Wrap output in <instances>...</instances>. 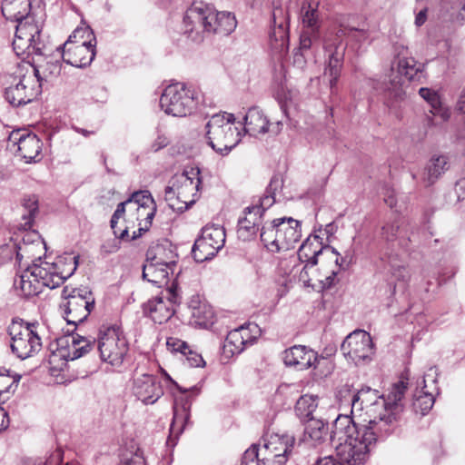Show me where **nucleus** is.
I'll return each instance as SVG.
<instances>
[{"label":"nucleus","mask_w":465,"mask_h":465,"mask_svg":"<svg viewBox=\"0 0 465 465\" xmlns=\"http://www.w3.org/2000/svg\"><path fill=\"white\" fill-rule=\"evenodd\" d=\"M279 223V239L278 252L282 250H290L294 247L302 237L301 223L292 217L278 218Z\"/></svg>","instance_id":"obj_27"},{"label":"nucleus","mask_w":465,"mask_h":465,"mask_svg":"<svg viewBox=\"0 0 465 465\" xmlns=\"http://www.w3.org/2000/svg\"><path fill=\"white\" fill-rule=\"evenodd\" d=\"M273 30L270 35V45L273 52L282 54L288 49V13L281 7H275L272 13Z\"/></svg>","instance_id":"obj_23"},{"label":"nucleus","mask_w":465,"mask_h":465,"mask_svg":"<svg viewBox=\"0 0 465 465\" xmlns=\"http://www.w3.org/2000/svg\"><path fill=\"white\" fill-rule=\"evenodd\" d=\"M169 143V139L164 134H158L156 139L151 144V151L156 153L166 147Z\"/></svg>","instance_id":"obj_54"},{"label":"nucleus","mask_w":465,"mask_h":465,"mask_svg":"<svg viewBox=\"0 0 465 465\" xmlns=\"http://www.w3.org/2000/svg\"><path fill=\"white\" fill-rule=\"evenodd\" d=\"M84 289H74L70 288L69 286H65L63 289L62 297L64 298V301H67L70 297L75 295V292H81Z\"/></svg>","instance_id":"obj_63"},{"label":"nucleus","mask_w":465,"mask_h":465,"mask_svg":"<svg viewBox=\"0 0 465 465\" xmlns=\"http://www.w3.org/2000/svg\"><path fill=\"white\" fill-rule=\"evenodd\" d=\"M23 206L27 211V214H23L24 219H28L25 224H30L38 211V199L35 195H31L23 200Z\"/></svg>","instance_id":"obj_46"},{"label":"nucleus","mask_w":465,"mask_h":465,"mask_svg":"<svg viewBox=\"0 0 465 465\" xmlns=\"http://www.w3.org/2000/svg\"><path fill=\"white\" fill-rule=\"evenodd\" d=\"M426 18H427V8L424 7L416 15V18H415L416 25L417 26L422 25L425 23Z\"/></svg>","instance_id":"obj_64"},{"label":"nucleus","mask_w":465,"mask_h":465,"mask_svg":"<svg viewBox=\"0 0 465 465\" xmlns=\"http://www.w3.org/2000/svg\"><path fill=\"white\" fill-rule=\"evenodd\" d=\"M239 328L231 331L225 339L224 348L232 354L241 353L244 348V337Z\"/></svg>","instance_id":"obj_41"},{"label":"nucleus","mask_w":465,"mask_h":465,"mask_svg":"<svg viewBox=\"0 0 465 465\" xmlns=\"http://www.w3.org/2000/svg\"><path fill=\"white\" fill-rule=\"evenodd\" d=\"M401 224L398 221L388 223L381 228V239L388 245L381 253V261L385 269L399 282H406L410 279V272L401 256L389 250V245L398 240Z\"/></svg>","instance_id":"obj_12"},{"label":"nucleus","mask_w":465,"mask_h":465,"mask_svg":"<svg viewBox=\"0 0 465 465\" xmlns=\"http://www.w3.org/2000/svg\"><path fill=\"white\" fill-rule=\"evenodd\" d=\"M455 193L459 201L465 199V178H461L456 183Z\"/></svg>","instance_id":"obj_59"},{"label":"nucleus","mask_w":465,"mask_h":465,"mask_svg":"<svg viewBox=\"0 0 465 465\" xmlns=\"http://www.w3.org/2000/svg\"><path fill=\"white\" fill-rule=\"evenodd\" d=\"M167 344L169 346L172 345L173 348V351H180L184 356L187 354L188 351L191 350L190 346L185 341H173V344L171 343L170 341H168Z\"/></svg>","instance_id":"obj_56"},{"label":"nucleus","mask_w":465,"mask_h":465,"mask_svg":"<svg viewBox=\"0 0 465 465\" xmlns=\"http://www.w3.org/2000/svg\"><path fill=\"white\" fill-rule=\"evenodd\" d=\"M178 185L167 186L164 191V200L168 203L170 208L183 212L194 203V199H190V195L193 196L198 191L200 184L199 177L196 181L190 177L188 173H183L176 180Z\"/></svg>","instance_id":"obj_16"},{"label":"nucleus","mask_w":465,"mask_h":465,"mask_svg":"<svg viewBox=\"0 0 465 465\" xmlns=\"http://www.w3.org/2000/svg\"><path fill=\"white\" fill-rule=\"evenodd\" d=\"M394 70L395 62L391 65V74L382 83L385 104L389 107H393L396 102L401 101L405 96L402 75L411 81L421 72L420 65H418L417 62L411 57L398 58L397 72H394Z\"/></svg>","instance_id":"obj_9"},{"label":"nucleus","mask_w":465,"mask_h":465,"mask_svg":"<svg viewBox=\"0 0 465 465\" xmlns=\"http://www.w3.org/2000/svg\"><path fill=\"white\" fill-rule=\"evenodd\" d=\"M245 216L242 219L250 220L252 224L260 226L262 222L263 214L261 212L254 210V205L249 206L244 210Z\"/></svg>","instance_id":"obj_50"},{"label":"nucleus","mask_w":465,"mask_h":465,"mask_svg":"<svg viewBox=\"0 0 465 465\" xmlns=\"http://www.w3.org/2000/svg\"><path fill=\"white\" fill-rule=\"evenodd\" d=\"M133 392L144 404H153L163 394L158 379L150 374H142L134 379Z\"/></svg>","instance_id":"obj_24"},{"label":"nucleus","mask_w":465,"mask_h":465,"mask_svg":"<svg viewBox=\"0 0 465 465\" xmlns=\"http://www.w3.org/2000/svg\"><path fill=\"white\" fill-rule=\"evenodd\" d=\"M98 350L102 361L120 367L127 355L129 344L119 328L109 327L99 337Z\"/></svg>","instance_id":"obj_13"},{"label":"nucleus","mask_w":465,"mask_h":465,"mask_svg":"<svg viewBox=\"0 0 465 465\" xmlns=\"http://www.w3.org/2000/svg\"><path fill=\"white\" fill-rule=\"evenodd\" d=\"M70 259H74L72 262L73 264H74V262H75L76 266L78 265V256H68V257H64V258H59L54 262V263H59L57 266V268H58L57 271L64 272V275H66L67 272L70 271V268H71Z\"/></svg>","instance_id":"obj_52"},{"label":"nucleus","mask_w":465,"mask_h":465,"mask_svg":"<svg viewBox=\"0 0 465 465\" xmlns=\"http://www.w3.org/2000/svg\"><path fill=\"white\" fill-rule=\"evenodd\" d=\"M63 460L62 452L59 450H56L46 459L44 465H60Z\"/></svg>","instance_id":"obj_57"},{"label":"nucleus","mask_w":465,"mask_h":465,"mask_svg":"<svg viewBox=\"0 0 465 465\" xmlns=\"http://www.w3.org/2000/svg\"><path fill=\"white\" fill-rule=\"evenodd\" d=\"M37 325L25 322L22 319H14L8 326L11 350L19 359L29 358L41 350V338L35 330Z\"/></svg>","instance_id":"obj_10"},{"label":"nucleus","mask_w":465,"mask_h":465,"mask_svg":"<svg viewBox=\"0 0 465 465\" xmlns=\"http://www.w3.org/2000/svg\"><path fill=\"white\" fill-rule=\"evenodd\" d=\"M386 437L360 426L350 416H339L331 431V438L338 442L335 450L340 465H363L369 459L371 446Z\"/></svg>","instance_id":"obj_2"},{"label":"nucleus","mask_w":465,"mask_h":465,"mask_svg":"<svg viewBox=\"0 0 465 465\" xmlns=\"http://www.w3.org/2000/svg\"><path fill=\"white\" fill-rule=\"evenodd\" d=\"M234 122V115L224 112L213 114L206 124L208 144L222 155H227L241 141Z\"/></svg>","instance_id":"obj_7"},{"label":"nucleus","mask_w":465,"mask_h":465,"mask_svg":"<svg viewBox=\"0 0 465 465\" xmlns=\"http://www.w3.org/2000/svg\"><path fill=\"white\" fill-rule=\"evenodd\" d=\"M160 106L165 114L175 117L190 115L196 107L194 91L181 83L170 84L160 97Z\"/></svg>","instance_id":"obj_11"},{"label":"nucleus","mask_w":465,"mask_h":465,"mask_svg":"<svg viewBox=\"0 0 465 465\" xmlns=\"http://www.w3.org/2000/svg\"><path fill=\"white\" fill-rule=\"evenodd\" d=\"M72 348L67 351V354H61L62 357H64L65 360H76L84 355H85L87 352L90 351L93 345L95 342V340L94 338H86L84 336L76 335L72 336Z\"/></svg>","instance_id":"obj_36"},{"label":"nucleus","mask_w":465,"mask_h":465,"mask_svg":"<svg viewBox=\"0 0 465 465\" xmlns=\"http://www.w3.org/2000/svg\"><path fill=\"white\" fill-rule=\"evenodd\" d=\"M225 231L219 225H207L202 230L201 236L195 241L192 253L197 262L213 258L223 247Z\"/></svg>","instance_id":"obj_15"},{"label":"nucleus","mask_w":465,"mask_h":465,"mask_svg":"<svg viewBox=\"0 0 465 465\" xmlns=\"http://www.w3.org/2000/svg\"><path fill=\"white\" fill-rule=\"evenodd\" d=\"M189 420V411L186 406H183L181 413L178 409H174L173 420L171 425V433H181L184 424Z\"/></svg>","instance_id":"obj_42"},{"label":"nucleus","mask_w":465,"mask_h":465,"mask_svg":"<svg viewBox=\"0 0 465 465\" xmlns=\"http://www.w3.org/2000/svg\"><path fill=\"white\" fill-rule=\"evenodd\" d=\"M262 447H258L257 445H252L248 450L243 453V462H252L254 460L257 461L258 465L262 464Z\"/></svg>","instance_id":"obj_48"},{"label":"nucleus","mask_w":465,"mask_h":465,"mask_svg":"<svg viewBox=\"0 0 465 465\" xmlns=\"http://www.w3.org/2000/svg\"><path fill=\"white\" fill-rule=\"evenodd\" d=\"M295 439L288 434H272L263 440L262 465H285L292 454Z\"/></svg>","instance_id":"obj_14"},{"label":"nucleus","mask_w":465,"mask_h":465,"mask_svg":"<svg viewBox=\"0 0 465 465\" xmlns=\"http://www.w3.org/2000/svg\"><path fill=\"white\" fill-rule=\"evenodd\" d=\"M282 178L280 175H273L264 195L259 199L258 203L253 204L254 210L263 214L268 208L272 206L275 203V193L282 187Z\"/></svg>","instance_id":"obj_35"},{"label":"nucleus","mask_w":465,"mask_h":465,"mask_svg":"<svg viewBox=\"0 0 465 465\" xmlns=\"http://www.w3.org/2000/svg\"><path fill=\"white\" fill-rule=\"evenodd\" d=\"M450 168L449 158L446 155L434 154L428 161L424 173L423 182L427 185L433 184Z\"/></svg>","instance_id":"obj_33"},{"label":"nucleus","mask_w":465,"mask_h":465,"mask_svg":"<svg viewBox=\"0 0 465 465\" xmlns=\"http://www.w3.org/2000/svg\"><path fill=\"white\" fill-rule=\"evenodd\" d=\"M259 230V226L252 224L250 220L240 219L238 222V237L243 241L250 240Z\"/></svg>","instance_id":"obj_43"},{"label":"nucleus","mask_w":465,"mask_h":465,"mask_svg":"<svg viewBox=\"0 0 465 465\" xmlns=\"http://www.w3.org/2000/svg\"><path fill=\"white\" fill-rule=\"evenodd\" d=\"M120 248V242L116 238L105 241L101 246V252L110 254L117 252Z\"/></svg>","instance_id":"obj_53"},{"label":"nucleus","mask_w":465,"mask_h":465,"mask_svg":"<svg viewBox=\"0 0 465 465\" xmlns=\"http://www.w3.org/2000/svg\"><path fill=\"white\" fill-rule=\"evenodd\" d=\"M179 301L176 291L167 288L160 295L149 300L143 305V311L150 318L158 324L166 322L174 314V304Z\"/></svg>","instance_id":"obj_19"},{"label":"nucleus","mask_w":465,"mask_h":465,"mask_svg":"<svg viewBox=\"0 0 465 465\" xmlns=\"http://www.w3.org/2000/svg\"><path fill=\"white\" fill-rule=\"evenodd\" d=\"M131 201L129 200H126L125 202H123V203H120L117 207H116V210L114 211L113 216H112V219H111V227L114 231V234H117V223H118V220L119 218H121L124 213H125V207L127 206L128 209H129V212H134V210L132 209V206H131Z\"/></svg>","instance_id":"obj_47"},{"label":"nucleus","mask_w":465,"mask_h":465,"mask_svg":"<svg viewBox=\"0 0 465 465\" xmlns=\"http://www.w3.org/2000/svg\"><path fill=\"white\" fill-rule=\"evenodd\" d=\"M419 94L424 100H426L431 105V108L437 109L438 105H440V100L438 94L435 91L430 88L421 87L419 90Z\"/></svg>","instance_id":"obj_49"},{"label":"nucleus","mask_w":465,"mask_h":465,"mask_svg":"<svg viewBox=\"0 0 465 465\" xmlns=\"http://www.w3.org/2000/svg\"><path fill=\"white\" fill-rule=\"evenodd\" d=\"M322 360V358H321ZM320 358L316 351L303 345H294L283 352V362L286 366H292L298 371H303L316 366Z\"/></svg>","instance_id":"obj_25"},{"label":"nucleus","mask_w":465,"mask_h":465,"mask_svg":"<svg viewBox=\"0 0 465 465\" xmlns=\"http://www.w3.org/2000/svg\"><path fill=\"white\" fill-rule=\"evenodd\" d=\"M317 407V397L312 395H302L296 402L295 412L302 421L307 422L310 419L315 418L313 413Z\"/></svg>","instance_id":"obj_37"},{"label":"nucleus","mask_w":465,"mask_h":465,"mask_svg":"<svg viewBox=\"0 0 465 465\" xmlns=\"http://www.w3.org/2000/svg\"><path fill=\"white\" fill-rule=\"evenodd\" d=\"M320 40V32L313 29H303L300 37V50H308Z\"/></svg>","instance_id":"obj_45"},{"label":"nucleus","mask_w":465,"mask_h":465,"mask_svg":"<svg viewBox=\"0 0 465 465\" xmlns=\"http://www.w3.org/2000/svg\"><path fill=\"white\" fill-rule=\"evenodd\" d=\"M128 200L131 201L132 209L136 213L137 220L145 216L144 226L140 224L138 233L134 232L131 240H134L140 237L143 232L148 231L156 213V203L149 191L134 192Z\"/></svg>","instance_id":"obj_21"},{"label":"nucleus","mask_w":465,"mask_h":465,"mask_svg":"<svg viewBox=\"0 0 465 465\" xmlns=\"http://www.w3.org/2000/svg\"><path fill=\"white\" fill-rule=\"evenodd\" d=\"M95 44L90 27L75 29L62 47L63 61L74 67L89 65L95 56Z\"/></svg>","instance_id":"obj_8"},{"label":"nucleus","mask_w":465,"mask_h":465,"mask_svg":"<svg viewBox=\"0 0 465 465\" xmlns=\"http://www.w3.org/2000/svg\"><path fill=\"white\" fill-rule=\"evenodd\" d=\"M146 260L173 269L177 262L176 248L167 240L153 244L147 250Z\"/></svg>","instance_id":"obj_28"},{"label":"nucleus","mask_w":465,"mask_h":465,"mask_svg":"<svg viewBox=\"0 0 465 465\" xmlns=\"http://www.w3.org/2000/svg\"><path fill=\"white\" fill-rule=\"evenodd\" d=\"M367 36V31L340 23L336 31H329L323 37V48L328 55V65L324 70V77H328L331 94L336 89L338 79L343 64L346 46L342 45L345 37L357 40L356 35Z\"/></svg>","instance_id":"obj_6"},{"label":"nucleus","mask_w":465,"mask_h":465,"mask_svg":"<svg viewBox=\"0 0 465 465\" xmlns=\"http://www.w3.org/2000/svg\"><path fill=\"white\" fill-rule=\"evenodd\" d=\"M318 2H305L302 4L301 12L304 29H313L319 31V11Z\"/></svg>","instance_id":"obj_38"},{"label":"nucleus","mask_w":465,"mask_h":465,"mask_svg":"<svg viewBox=\"0 0 465 465\" xmlns=\"http://www.w3.org/2000/svg\"><path fill=\"white\" fill-rule=\"evenodd\" d=\"M212 5L203 2L194 3L187 11L184 16V24L187 32H199L200 30L207 32V26H210V16Z\"/></svg>","instance_id":"obj_26"},{"label":"nucleus","mask_w":465,"mask_h":465,"mask_svg":"<svg viewBox=\"0 0 465 465\" xmlns=\"http://www.w3.org/2000/svg\"><path fill=\"white\" fill-rule=\"evenodd\" d=\"M185 357L186 361L191 367H203L205 365V361H203L202 355L192 349L188 351Z\"/></svg>","instance_id":"obj_51"},{"label":"nucleus","mask_w":465,"mask_h":465,"mask_svg":"<svg viewBox=\"0 0 465 465\" xmlns=\"http://www.w3.org/2000/svg\"><path fill=\"white\" fill-rule=\"evenodd\" d=\"M304 440L314 446H318L328 441L335 442L337 439L331 438L328 423H325L321 419L312 418L306 423Z\"/></svg>","instance_id":"obj_29"},{"label":"nucleus","mask_w":465,"mask_h":465,"mask_svg":"<svg viewBox=\"0 0 465 465\" xmlns=\"http://www.w3.org/2000/svg\"><path fill=\"white\" fill-rule=\"evenodd\" d=\"M1 11L11 21L17 22L13 48L17 55H45V45L40 39L41 30L30 15L31 0H3Z\"/></svg>","instance_id":"obj_3"},{"label":"nucleus","mask_w":465,"mask_h":465,"mask_svg":"<svg viewBox=\"0 0 465 465\" xmlns=\"http://www.w3.org/2000/svg\"><path fill=\"white\" fill-rule=\"evenodd\" d=\"M94 307V301L91 297V292L83 290L81 292H75L67 301H63L60 304L61 312L67 324L76 326L83 322L90 314Z\"/></svg>","instance_id":"obj_18"},{"label":"nucleus","mask_w":465,"mask_h":465,"mask_svg":"<svg viewBox=\"0 0 465 465\" xmlns=\"http://www.w3.org/2000/svg\"><path fill=\"white\" fill-rule=\"evenodd\" d=\"M429 373L425 374L422 380L423 387L418 394L414 395V401L412 403L413 410L415 412H420L421 415L427 414L432 408L435 398L432 391H426L427 388V378H430V381L433 384L436 383L437 370L435 368H430L429 370Z\"/></svg>","instance_id":"obj_30"},{"label":"nucleus","mask_w":465,"mask_h":465,"mask_svg":"<svg viewBox=\"0 0 465 465\" xmlns=\"http://www.w3.org/2000/svg\"><path fill=\"white\" fill-rule=\"evenodd\" d=\"M315 465H339V462L331 455H327L323 458H318Z\"/></svg>","instance_id":"obj_62"},{"label":"nucleus","mask_w":465,"mask_h":465,"mask_svg":"<svg viewBox=\"0 0 465 465\" xmlns=\"http://www.w3.org/2000/svg\"><path fill=\"white\" fill-rule=\"evenodd\" d=\"M193 316L196 319L195 322L199 325L207 326L212 323L213 317V311L208 308L205 304L199 305L193 310Z\"/></svg>","instance_id":"obj_44"},{"label":"nucleus","mask_w":465,"mask_h":465,"mask_svg":"<svg viewBox=\"0 0 465 465\" xmlns=\"http://www.w3.org/2000/svg\"><path fill=\"white\" fill-rule=\"evenodd\" d=\"M345 358L351 360L356 365L370 360L373 354V344L371 335L362 330L350 333L341 345Z\"/></svg>","instance_id":"obj_17"},{"label":"nucleus","mask_w":465,"mask_h":465,"mask_svg":"<svg viewBox=\"0 0 465 465\" xmlns=\"http://www.w3.org/2000/svg\"><path fill=\"white\" fill-rule=\"evenodd\" d=\"M42 151V142L35 134L25 135L22 140L18 152L25 163L37 162L40 160L39 156Z\"/></svg>","instance_id":"obj_34"},{"label":"nucleus","mask_w":465,"mask_h":465,"mask_svg":"<svg viewBox=\"0 0 465 465\" xmlns=\"http://www.w3.org/2000/svg\"><path fill=\"white\" fill-rule=\"evenodd\" d=\"M9 425V419L7 412L0 407V432L5 430Z\"/></svg>","instance_id":"obj_61"},{"label":"nucleus","mask_w":465,"mask_h":465,"mask_svg":"<svg viewBox=\"0 0 465 465\" xmlns=\"http://www.w3.org/2000/svg\"><path fill=\"white\" fill-rule=\"evenodd\" d=\"M312 268L311 266V263L305 262V265L303 269L300 272V281L303 282L305 285H311L310 282L312 281V278L309 275V270Z\"/></svg>","instance_id":"obj_60"},{"label":"nucleus","mask_w":465,"mask_h":465,"mask_svg":"<svg viewBox=\"0 0 465 465\" xmlns=\"http://www.w3.org/2000/svg\"><path fill=\"white\" fill-rule=\"evenodd\" d=\"M407 384L402 378L392 386L387 397L371 387L359 390L351 399V414L362 417V423L358 424L377 430L382 436L392 434L399 426L403 410L401 401L407 390Z\"/></svg>","instance_id":"obj_1"},{"label":"nucleus","mask_w":465,"mask_h":465,"mask_svg":"<svg viewBox=\"0 0 465 465\" xmlns=\"http://www.w3.org/2000/svg\"><path fill=\"white\" fill-rule=\"evenodd\" d=\"M39 71L27 61L11 64L5 75V98L15 107L33 102L41 94Z\"/></svg>","instance_id":"obj_4"},{"label":"nucleus","mask_w":465,"mask_h":465,"mask_svg":"<svg viewBox=\"0 0 465 465\" xmlns=\"http://www.w3.org/2000/svg\"><path fill=\"white\" fill-rule=\"evenodd\" d=\"M325 255L330 259L334 258L337 266L341 267L343 258H339V252L331 246H322L317 235L309 236L301 245L298 251V258L302 262L311 263L313 267L318 263L320 256Z\"/></svg>","instance_id":"obj_20"},{"label":"nucleus","mask_w":465,"mask_h":465,"mask_svg":"<svg viewBox=\"0 0 465 465\" xmlns=\"http://www.w3.org/2000/svg\"><path fill=\"white\" fill-rule=\"evenodd\" d=\"M210 22V26H207V33H214L223 35H230L234 31L237 25L234 15L231 13L217 12L213 6Z\"/></svg>","instance_id":"obj_31"},{"label":"nucleus","mask_w":465,"mask_h":465,"mask_svg":"<svg viewBox=\"0 0 465 465\" xmlns=\"http://www.w3.org/2000/svg\"><path fill=\"white\" fill-rule=\"evenodd\" d=\"M30 133L23 130H14L11 132L9 135V142L14 143V144L17 145V149L20 147L22 140L25 138V135H28Z\"/></svg>","instance_id":"obj_55"},{"label":"nucleus","mask_w":465,"mask_h":465,"mask_svg":"<svg viewBox=\"0 0 465 465\" xmlns=\"http://www.w3.org/2000/svg\"><path fill=\"white\" fill-rule=\"evenodd\" d=\"M74 259H70L73 262ZM59 263H49L41 262L39 264L33 263L18 279L15 280V286L20 289L25 297L35 296L42 292L44 287L54 289L72 276L76 271V263L71 262L70 271L64 275L63 271H57Z\"/></svg>","instance_id":"obj_5"},{"label":"nucleus","mask_w":465,"mask_h":465,"mask_svg":"<svg viewBox=\"0 0 465 465\" xmlns=\"http://www.w3.org/2000/svg\"><path fill=\"white\" fill-rule=\"evenodd\" d=\"M244 131L252 136L266 133L278 134L282 130V122L271 123L258 107L250 108L244 118Z\"/></svg>","instance_id":"obj_22"},{"label":"nucleus","mask_w":465,"mask_h":465,"mask_svg":"<svg viewBox=\"0 0 465 465\" xmlns=\"http://www.w3.org/2000/svg\"><path fill=\"white\" fill-rule=\"evenodd\" d=\"M173 272V269L164 265L156 264L150 261L145 262L143 266V278L152 284L162 288L168 283L170 273Z\"/></svg>","instance_id":"obj_32"},{"label":"nucleus","mask_w":465,"mask_h":465,"mask_svg":"<svg viewBox=\"0 0 465 465\" xmlns=\"http://www.w3.org/2000/svg\"><path fill=\"white\" fill-rule=\"evenodd\" d=\"M279 223L277 219H274L269 224L262 225L261 229V240L264 243L266 248H271L273 251V247L278 251V241L279 239Z\"/></svg>","instance_id":"obj_40"},{"label":"nucleus","mask_w":465,"mask_h":465,"mask_svg":"<svg viewBox=\"0 0 465 465\" xmlns=\"http://www.w3.org/2000/svg\"><path fill=\"white\" fill-rule=\"evenodd\" d=\"M430 113L432 114H434L435 116H440L442 119V121H447L450 116V113L449 109L442 107L440 102V105H438V108L437 109L432 108L430 110Z\"/></svg>","instance_id":"obj_58"},{"label":"nucleus","mask_w":465,"mask_h":465,"mask_svg":"<svg viewBox=\"0 0 465 465\" xmlns=\"http://www.w3.org/2000/svg\"><path fill=\"white\" fill-rule=\"evenodd\" d=\"M20 375H11L9 371H0V403H5L16 390Z\"/></svg>","instance_id":"obj_39"}]
</instances>
